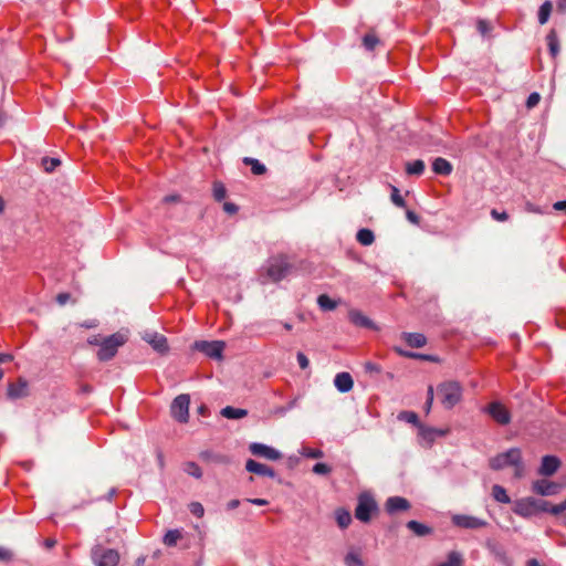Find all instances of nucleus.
<instances>
[{"instance_id": "nucleus-1", "label": "nucleus", "mask_w": 566, "mask_h": 566, "mask_svg": "<svg viewBox=\"0 0 566 566\" xmlns=\"http://www.w3.org/2000/svg\"><path fill=\"white\" fill-rule=\"evenodd\" d=\"M127 342V336L123 333H114L108 337H105L101 344L99 349L97 352V358L101 361H108L115 357L118 352V348L123 346Z\"/></svg>"}, {"instance_id": "nucleus-2", "label": "nucleus", "mask_w": 566, "mask_h": 566, "mask_svg": "<svg viewBox=\"0 0 566 566\" xmlns=\"http://www.w3.org/2000/svg\"><path fill=\"white\" fill-rule=\"evenodd\" d=\"M437 391L446 409H452L462 398V387L457 381H444L438 386Z\"/></svg>"}, {"instance_id": "nucleus-3", "label": "nucleus", "mask_w": 566, "mask_h": 566, "mask_svg": "<svg viewBox=\"0 0 566 566\" xmlns=\"http://www.w3.org/2000/svg\"><path fill=\"white\" fill-rule=\"evenodd\" d=\"M521 450L518 448H511L505 452L499 453L491 458L489 465L492 470L499 471L506 467H512L521 460Z\"/></svg>"}, {"instance_id": "nucleus-4", "label": "nucleus", "mask_w": 566, "mask_h": 566, "mask_svg": "<svg viewBox=\"0 0 566 566\" xmlns=\"http://www.w3.org/2000/svg\"><path fill=\"white\" fill-rule=\"evenodd\" d=\"M377 510V503L373 496L361 494L358 497V503L355 509V516L363 523H368L371 520V514Z\"/></svg>"}, {"instance_id": "nucleus-5", "label": "nucleus", "mask_w": 566, "mask_h": 566, "mask_svg": "<svg viewBox=\"0 0 566 566\" xmlns=\"http://www.w3.org/2000/svg\"><path fill=\"white\" fill-rule=\"evenodd\" d=\"M190 397L187 394L177 396L170 405V413L174 419L181 423L188 422L189 419Z\"/></svg>"}, {"instance_id": "nucleus-6", "label": "nucleus", "mask_w": 566, "mask_h": 566, "mask_svg": "<svg viewBox=\"0 0 566 566\" xmlns=\"http://www.w3.org/2000/svg\"><path fill=\"white\" fill-rule=\"evenodd\" d=\"M92 558L96 566H117L119 553L113 548L97 546L92 552Z\"/></svg>"}, {"instance_id": "nucleus-7", "label": "nucleus", "mask_w": 566, "mask_h": 566, "mask_svg": "<svg viewBox=\"0 0 566 566\" xmlns=\"http://www.w3.org/2000/svg\"><path fill=\"white\" fill-rule=\"evenodd\" d=\"M291 264L285 256H277L271 260L268 268V275L273 282L284 279L290 272Z\"/></svg>"}, {"instance_id": "nucleus-8", "label": "nucleus", "mask_w": 566, "mask_h": 566, "mask_svg": "<svg viewBox=\"0 0 566 566\" xmlns=\"http://www.w3.org/2000/svg\"><path fill=\"white\" fill-rule=\"evenodd\" d=\"M226 347L224 342L222 340H199L195 343V348L201 353H203L206 356L213 358V359H221L222 353Z\"/></svg>"}, {"instance_id": "nucleus-9", "label": "nucleus", "mask_w": 566, "mask_h": 566, "mask_svg": "<svg viewBox=\"0 0 566 566\" xmlns=\"http://www.w3.org/2000/svg\"><path fill=\"white\" fill-rule=\"evenodd\" d=\"M452 523L462 528H469V530H476L482 528L488 525V522L485 520L472 516V515H465V514H457L452 516Z\"/></svg>"}, {"instance_id": "nucleus-10", "label": "nucleus", "mask_w": 566, "mask_h": 566, "mask_svg": "<svg viewBox=\"0 0 566 566\" xmlns=\"http://www.w3.org/2000/svg\"><path fill=\"white\" fill-rule=\"evenodd\" d=\"M249 450L253 455L262 457L272 461L280 460L282 458V453L280 451L263 443L253 442L249 446Z\"/></svg>"}, {"instance_id": "nucleus-11", "label": "nucleus", "mask_w": 566, "mask_h": 566, "mask_svg": "<svg viewBox=\"0 0 566 566\" xmlns=\"http://www.w3.org/2000/svg\"><path fill=\"white\" fill-rule=\"evenodd\" d=\"M562 485L548 480H536L533 482L532 490L534 493L542 496L555 495L559 492Z\"/></svg>"}, {"instance_id": "nucleus-12", "label": "nucleus", "mask_w": 566, "mask_h": 566, "mask_svg": "<svg viewBox=\"0 0 566 566\" xmlns=\"http://www.w3.org/2000/svg\"><path fill=\"white\" fill-rule=\"evenodd\" d=\"M513 511L522 517H530L536 514V499L530 496L516 501Z\"/></svg>"}, {"instance_id": "nucleus-13", "label": "nucleus", "mask_w": 566, "mask_h": 566, "mask_svg": "<svg viewBox=\"0 0 566 566\" xmlns=\"http://www.w3.org/2000/svg\"><path fill=\"white\" fill-rule=\"evenodd\" d=\"M486 411L500 424H507L511 421L510 411L500 402H491Z\"/></svg>"}, {"instance_id": "nucleus-14", "label": "nucleus", "mask_w": 566, "mask_h": 566, "mask_svg": "<svg viewBox=\"0 0 566 566\" xmlns=\"http://www.w3.org/2000/svg\"><path fill=\"white\" fill-rule=\"evenodd\" d=\"M560 467V460L555 455H544L542 458V463L538 468V474L543 476H551Z\"/></svg>"}, {"instance_id": "nucleus-15", "label": "nucleus", "mask_w": 566, "mask_h": 566, "mask_svg": "<svg viewBox=\"0 0 566 566\" xmlns=\"http://www.w3.org/2000/svg\"><path fill=\"white\" fill-rule=\"evenodd\" d=\"M143 339L146 340L156 352L165 354L168 352L167 338L158 333H145Z\"/></svg>"}, {"instance_id": "nucleus-16", "label": "nucleus", "mask_w": 566, "mask_h": 566, "mask_svg": "<svg viewBox=\"0 0 566 566\" xmlns=\"http://www.w3.org/2000/svg\"><path fill=\"white\" fill-rule=\"evenodd\" d=\"M410 507V502L401 496H390L385 503V509L389 514H394L400 511H408Z\"/></svg>"}, {"instance_id": "nucleus-17", "label": "nucleus", "mask_w": 566, "mask_h": 566, "mask_svg": "<svg viewBox=\"0 0 566 566\" xmlns=\"http://www.w3.org/2000/svg\"><path fill=\"white\" fill-rule=\"evenodd\" d=\"M420 438L426 441L427 446H430L436 438L446 436L449 430L448 429H438L432 427H426L421 424L419 428Z\"/></svg>"}, {"instance_id": "nucleus-18", "label": "nucleus", "mask_w": 566, "mask_h": 566, "mask_svg": "<svg viewBox=\"0 0 566 566\" xmlns=\"http://www.w3.org/2000/svg\"><path fill=\"white\" fill-rule=\"evenodd\" d=\"M245 470L248 472L262 475V476H269V478H275V472L272 468L269 465H265L263 463L256 462L252 459H249L245 463Z\"/></svg>"}, {"instance_id": "nucleus-19", "label": "nucleus", "mask_w": 566, "mask_h": 566, "mask_svg": "<svg viewBox=\"0 0 566 566\" xmlns=\"http://www.w3.org/2000/svg\"><path fill=\"white\" fill-rule=\"evenodd\" d=\"M8 397L11 399H19L28 396V381L19 378L17 382L8 385Z\"/></svg>"}, {"instance_id": "nucleus-20", "label": "nucleus", "mask_w": 566, "mask_h": 566, "mask_svg": "<svg viewBox=\"0 0 566 566\" xmlns=\"http://www.w3.org/2000/svg\"><path fill=\"white\" fill-rule=\"evenodd\" d=\"M334 385L339 392H348L353 389L354 380L349 373L343 371L335 376Z\"/></svg>"}, {"instance_id": "nucleus-21", "label": "nucleus", "mask_w": 566, "mask_h": 566, "mask_svg": "<svg viewBox=\"0 0 566 566\" xmlns=\"http://www.w3.org/2000/svg\"><path fill=\"white\" fill-rule=\"evenodd\" d=\"M350 323L358 327L375 328V324L366 315L358 310H350L348 312Z\"/></svg>"}, {"instance_id": "nucleus-22", "label": "nucleus", "mask_w": 566, "mask_h": 566, "mask_svg": "<svg viewBox=\"0 0 566 566\" xmlns=\"http://www.w3.org/2000/svg\"><path fill=\"white\" fill-rule=\"evenodd\" d=\"M401 337L412 348H421L427 344V338L421 333H402Z\"/></svg>"}, {"instance_id": "nucleus-23", "label": "nucleus", "mask_w": 566, "mask_h": 566, "mask_svg": "<svg viewBox=\"0 0 566 566\" xmlns=\"http://www.w3.org/2000/svg\"><path fill=\"white\" fill-rule=\"evenodd\" d=\"M407 528H409L416 536L423 537L432 534V527L420 523L418 521L411 520L406 524Z\"/></svg>"}, {"instance_id": "nucleus-24", "label": "nucleus", "mask_w": 566, "mask_h": 566, "mask_svg": "<svg viewBox=\"0 0 566 566\" xmlns=\"http://www.w3.org/2000/svg\"><path fill=\"white\" fill-rule=\"evenodd\" d=\"M432 170L441 176H449L452 172V165L444 158L438 157L432 163Z\"/></svg>"}, {"instance_id": "nucleus-25", "label": "nucleus", "mask_w": 566, "mask_h": 566, "mask_svg": "<svg viewBox=\"0 0 566 566\" xmlns=\"http://www.w3.org/2000/svg\"><path fill=\"white\" fill-rule=\"evenodd\" d=\"M406 174L410 176H421L426 169V164L422 159L406 163Z\"/></svg>"}, {"instance_id": "nucleus-26", "label": "nucleus", "mask_w": 566, "mask_h": 566, "mask_svg": "<svg viewBox=\"0 0 566 566\" xmlns=\"http://www.w3.org/2000/svg\"><path fill=\"white\" fill-rule=\"evenodd\" d=\"M220 413L222 417H224L227 419H241L248 415V410L227 406L221 409Z\"/></svg>"}, {"instance_id": "nucleus-27", "label": "nucleus", "mask_w": 566, "mask_h": 566, "mask_svg": "<svg viewBox=\"0 0 566 566\" xmlns=\"http://www.w3.org/2000/svg\"><path fill=\"white\" fill-rule=\"evenodd\" d=\"M381 44H382L381 40L378 38V35L374 31H370L363 36V46L367 51H374L378 45H381Z\"/></svg>"}, {"instance_id": "nucleus-28", "label": "nucleus", "mask_w": 566, "mask_h": 566, "mask_svg": "<svg viewBox=\"0 0 566 566\" xmlns=\"http://www.w3.org/2000/svg\"><path fill=\"white\" fill-rule=\"evenodd\" d=\"M547 45L549 49V53L553 57H556L559 53V42L557 32L552 29L548 34L546 35Z\"/></svg>"}, {"instance_id": "nucleus-29", "label": "nucleus", "mask_w": 566, "mask_h": 566, "mask_svg": "<svg viewBox=\"0 0 566 566\" xmlns=\"http://www.w3.org/2000/svg\"><path fill=\"white\" fill-rule=\"evenodd\" d=\"M336 523L340 528H346L352 523V515L349 511L339 507L335 511Z\"/></svg>"}, {"instance_id": "nucleus-30", "label": "nucleus", "mask_w": 566, "mask_h": 566, "mask_svg": "<svg viewBox=\"0 0 566 566\" xmlns=\"http://www.w3.org/2000/svg\"><path fill=\"white\" fill-rule=\"evenodd\" d=\"M356 239L361 245L368 247L374 243L375 235L371 230L364 228L357 232Z\"/></svg>"}, {"instance_id": "nucleus-31", "label": "nucleus", "mask_w": 566, "mask_h": 566, "mask_svg": "<svg viewBox=\"0 0 566 566\" xmlns=\"http://www.w3.org/2000/svg\"><path fill=\"white\" fill-rule=\"evenodd\" d=\"M395 352L399 354L402 357L412 358V359H422V360H429V361H436V358L431 355L426 354H419L413 352H407L401 349L400 347H395Z\"/></svg>"}, {"instance_id": "nucleus-32", "label": "nucleus", "mask_w": 566, "mask_h": 566, "mask_svg": "<svg viewBox=\"0 0 566 566\" xmlns=\"http://www.w3.org/2000/svg\"><path fill=\"white\" fill-rule=\"evenodd\" d=\"M464 559L461 553L452 551L448 554L447 560L439 566H463Z\"/></svg>"}, {"instance_id": "nucleus-33", "label": "nucleus", "mask_w": 566, "mask_h": 566, "mask_svg": "<svg viewBox=\"0 0 566 566\" xmlns=\"http://www.w3.org/2000/svg\"><path fill=\"white\" fill-rule=\"evenodd\" d=\"M492 495H493L494 500L500 503L507 504L511 502V499L507 495L506 490L499 484L493 485Z\"/></svg>"}, {"instance_id": "nucleus-34", "label": "nucleus", "mask_w": 566, "mask_h": 566, "mask_svg": "<svg viewBox=\"0 0 566 566\" xmlns=\"http://www.w3.org/2000/svg\"><path fill=\"white\" fill-rule=\"evenodd\" d=\"M552 10H553V4L551 1H545L541 7H539V10H538V22L539 24H545L548 19H549V15L552 13Z\"/></svg>"}, {"instance_id": "nucleus-35", "label": "nucleus", "mask_w": 566, "mask_h": 566, "mask_svg": "<svg viewBox=\"0 0 566 566\" xmlns=\"http://www.w3.org/2000/svg\"><path fill=\"white\" fill-rule=\"evenodd\" d=\"M317 304L323 311H333L337 306V303L326 294H321L317 297Z\"/></svg>"}, {"instance_id": "nucleus-36", "label": "nucleus", "mask_w": 566, "mask_h": 566, "mask_svg": "<svg viewBox=\"0 0 566 566\" xmlns=\"http://www.w3.org/2000/svg\"><path fill=\"white\" fill-rule=\"evenodd\" d=\"M243 163L248 166H251V170L254 175H263L266 171L265 166L258 159L245 157Z\"/></svg>"}, {"instance_id": "nucleus-37", "label": "nucleus", "mask_w": 566, "mask_h": 566, "mask_svg": "<svg viewBox=\"0 0 566 566\" xmlns=\"http://www.w3.org/2000/svg\"><path fill=\"white\" fill-rule=\"evenodd\" d=\"M181 538V532L179 530H170L164 536V544L171 547L177 544Z\"/></svg>"}, {"instance_id": "nucleus-38", "label": "nucleus", "mask_w": 566, "mask_h": 566, "mask_svg": "<svg viewBox=\"0 0 566 566\" xmlns=\"http://www.w3.org/2000/svg\"><path fill=\"white\" fill-rule=\"evenodd\" d=\"M398 419L399 420H402V421H406V422H409L416 427H420L421 423L419 422V418H418V415L413 411H401L399 415H398Z\"/></svg>"}, {"instance_id": "nucleus-39", "label": "nucleus", "mask_w": 566, "mask_h": 566, "mask_svg": "<svg viewBox=\"0 0 566 566\" xmlns=\"http://www.w3.org/2000/svg\"><path fill=\"white\" fill-rule=\"evenodd\" d=\"M390 189H391V195H390L391 202L399 208H405L406 201H405L403 197L400 195L399 189L394 185H390Z\"/></svg>"}, {"instance_id": "nucleus-40", "label": "nucleus", "mask_w": 566, "mask_h": 566, "mask_svg": "<svg viewBox=\"0 0 566 566\" xmlns=\"http://www.w3.org/2000/svg\"><path fill=\"white\" fill-rule=\"evenodd\" d=\"M346 566H365L359 554L355 552H348L344 558Z\"/></svg>"}, {"instance_id": "nucleus-41", "label": "nucleus", "mask_w": 566, "mask_h": 566, "mask_svg": "<svg viewBox=\"0 0 566 566\" xmlns=\"http://www.w3.org/2000/svg\"><path fill=\"white\" fill-rule=\"evenodd\" d=\"M184 470L187 474L195 476L197 479H200L202 476V471L196 462H186Z\"/></svg>"}, {"instance_id": "nucleus-42", "label": "nucleus", "mask_w": 566, "mask_h": 566, "mask_svg": "<svg viewBox=\"0 0 566 566\" xmlns=\"http://www.w3.org/2000/svg\"><path fill=\"white\" fill-rule=\"evenodd\" d=\"M213 198L216 201H222L227 196V189L221 181L213 182Z\"/></svg>"}, {"instance_id": "nucleus-43", "label": "nucleus", "mask_w": 566, "mask_h": 566, "mask_svg": "<svg viewBox=\"0 0 566 566\" xmlns=\"http://www.w3.org/2000/svg\"><path fill=\"white\" fill-rule=\"evenodd\" d=\"M61 160L57 158H42V167L46 172H52L57 166H60Z\"/></svg>"}, {"instance_id": "nucleus-44", "label": "nucleus", "mask_w": 566, "mask_h": 566, "mask_svg": "<svg viewBox=\"0 0 566 566\" xmlns=\"http://www.w3.org/2000/svg\"><path fill=\"white\" fill-rule=\"evenodd\" d=\"M189 510L197 517H201L205 513V509L199 502L190 503Z\"/></svg>"}, {"instance_id": "nucleus-45", "label": "nucleus", "mask_w": 566, "mask_h": 566, "mask_svg": "<svg viewBox=\"0 0 566 566\" xmlns=\"http://www.w3.org/2000/svg\"><path fill=\"white\" fill-rule=\"evenodd\" d=\"M331 471H332L331 467L323 462H318V463L314 464V467H313V472L316 474H327Z\"/></svg>"}, {"instance_id": "nucleus-46", "label": "nucleus", "mask_w": 566, "mask_h": 566, "mask_svg": "<svg viewBox=\"0 0 566 566\" xmlns=\"http://www.w3.org/2000/svg\"><path fill=\"white\" fill-rule=\"evenodd\" d=\"M566 511V500L563 501L562 503L559 504H556V505H552L551 504V507H549V513L557 516L559 514H562L563 512Z\"/></svg>"}, {"instance_id": "nucleus-47", "label": "nucleus", "mask_w": 566, "mask_h": 566, "mask_svg": "<svg viewBox=\"0 0 566 566\" xmlns=\"http://www.w3.org/2000/svg\"><path fill=\"white\" fill-rule=\"evenodd\" d=\"M541 101V95L536 92L530 94V96L526 99V107L533 108L535 107Z\"/></svg>"}, {"instance_id": "nucleus-48", "label": "nucleus", "mask_w": 566, "mask_h": 566, "mask_svg": "<svg viewBox=\"0 0 566 566\" xmlns=\"http://www.w3.org/2000/svg\"><path fill=\"white\" fill-rule=\"evenodd\" d=\"M490 214L494 220L499 222H504L509 220V214L505 211L500 212L496 209H492Z\"/></svg>"}, {"instance_id": "nucleus-49", "label": "nucleus", "mask_w": 566, "mask_h": 566, "mask_svg": "<svg viewBox=\"0 0 566 566\" xmlns=\"http://www.w3.org/2000/svg\"><path fill=\"white\" fill-rule=\"evenodd\" d=\"M433 395H434V391H433V387L432 386H429L428 387V397H427V401L424 403V410L427 413L430 412V409L432 407V403H433Z\"/></svg>"}, {"instance_id": "nucleus-50", "label": "nucleus", "mask_w": 566, "mask_h": 566, "mask_svg": "<svg viewBox=\"0 0 566 566\" xmlns=\"http://www.w3.org/2000/svg\"><path fill=\"white\" fill-rule=\"evenodd\" d=\"M56 300V303L61 306L65 305L67 302H70L72 300V296L70 293H66V292H63V293H59L55 297Z\"/></svg>"}, {"instance_id": "nucleus-51", "label": "nucleus", "mask_w": 566, "mask_h": 566, "mask_svg": "<svg viewBox=\"0 0 566 566\" xmlns=\"http://www.w3.org/2000/svg\"><path fill=\"white\" fill-rule=\"evenodd\" d=\"M297 363L302 369H306L310 366V360L306 355L302 352H298L296 355Z\"/></svg>"}, {"instance_id": "nucleus-52", "label": "nucleus", "mask_w": 566, "mask_h": 566, "mask_svg": "<svg viewBox=\"0 0 566 566\" xmlns=\"http://www.w3.org/2000/svg\"><path fill=\"white\" fill-rule=\"evenodd\" d=\"M512 467L514 468V476L516 479H521L524 476V465L522 459L516 464H512Z\"/></svg>"}, {"instance_id": "nucleus-53", "label": "nucleus", "mask_w": 566, "mask_h": 566, "mask_svg": "<svg viewBox=\"0 0 566 566\" xmlns=\"http://www.w3.org/2000/svg\"><path fill=\"white\" fill-rule=\"evenodd\" d=\"M551 507V503L544 500L536 499V511L538 512H548Z\"/></svg>"}, {"instance_id": "nucleus-54", "label": "nucleus", "mask_w": 566, "mask_h": 566, "mask_svg": "<svg viewBox=\"0 0 566 566\" xmlns=\"http://www.w3.org/2000/svg\"><path fill=\"white\" fill-rule=\"evenodd\" d=\"M365 370L368 373L379 374L381 371V367L375 363L367 361L365 364Z\"/></svg>"}, {"instance_id": "nucleus-55", "label": "nucleus", "mask_w": 566, "mask_h": 566, "mask_svg": "<svg viewBox=\"0 0 566 566\" xmlns=\"http://www.w3.org/2000/svg\"><path fill=\"white\" fill-rule=\"evenodd\" d=\"M525 211H527L530 213H538V214L544 213V211L539 207L535 206L534 203H532L530 201H527L525 203Z\"/></svg>"}, {"instance_id": "nucleus-56", "label": "nucleus", "mask_w": 566, "mask_h": 566, "mask_svg": "<svg viewBox=\"0 0 566 566\" xmlns=\"http://www.w3.org/2000/svg\"><path fill=\"white\" fill-rule=\"evenodd\" d=\"M406 217H407L408 221H410L411 223H413L416 226H418L420 222L419 216L412 210H407Z\"/></svg>"}, {"instance_id": "nucleus-57", "label": "nucleus", "mask_w": 566, "mask_h": 566, "mask_svg": "<svg viewBox=\"0 0 566 566\" xmlns=\"http://www.w3.org/2000/svg\"><path fill=\"white\" fill-rule=\"evenodd\" d=\"M238 206L233 202H224L223 203V210L224 212L229 213V214H234L238 212Z\"/></svg>"}, {"instance_id": "nucleus-58", "label": "nucleus", "mask_w": 566, "mask_h": 566, "mask_svg": "<svg viewBox=\"0 0 566 566\" xmlns=\"http://www.w3.org/2000/svg\"><path fill=\"white\" fill-rule=\"evenodd\" d=\"M12 559V553L9 549H6L3 547H0V560H11Z\"/></svg>"}, {"instance_id": "nucleus-59", "label": "nucleus", "mask_w": 566, "mask_h": 566, "mask_svg": "<svg viewBox=\"0 0 566 566\" xmlns=\"http://www.w3.org/2000/svg\"><path fill=\"white\" fill-rule=\"evenodd\" d=\"M305 455H307L308 458H313V459H318V458H322L323 457V451L318 450V449H310Z\"/></svg>"}, {"instance_id": "nucleus-60", "label": "nucleus", "mask_w": 566, "mask_h": 566, "mask_svg": "<svg viewBox=\"0 0 566 566\" xmlns=\"http://www.w3.org/2000/svg\"><path fill=\"white\" fill-rule=\"evenodd\" d=\"M478 29L482 34H486L490 31L489 24L483 20L478 22Z\"/></svg>"}, {"instance_id": "nucleus-61", "label": "nucleus", "mask_w": 566, "mask_h": 566, "mask_svg": "<svg viewBox=\"0 0 566 566\" xmlns=\"http://www.w3.org/2000/svg\"><path fill=\"white\" fill-rule=\"evenodd\" d=\"M248 502L254 504V505H259V506H263V505H268L269 504V501L265 500V499H248Z\"/></svg>"}, {"instance_id": "nucleus-62", "label": "nucleus", "mask_w": 566, "mask_h": 566, "mask_svg": "<svg viewBox=\"0 0 566 566\" xmlns=\"http://www.w3.org/2000/svg\"><path fill=\"white\" fill-rule=\"evenodd\" d=\"M553 208L558 211H565L566 212V200L557 201L553 205Z\"/></svg>"}, {"instance_id": "nucleus-63", "label": "nucleus", "mask_w": 566, "mask_h": 566, "mask_svg": "<svg viewBox=\"0 0 566 566\" xmlns=\"http://www.w3.org/2000/svg\"><path fill=\"white\" fill-rule=\"evenodd\" d=\"M180 200V196L179 195H168L166 197H164L163 201L164 202H178Z\"/></svg>"}, {"instance_id": "nucleus-64", "label": "nucleus", "mask_w": 566, "mask_h": 566, "mask_svg": "<svg viewBox=\"0 0 566 566\" xmlns=\"http://www.w3.org/2000/svg\"><path fill=\"white\" fill-rule=\"evenodd\" d=\"M557 11H559L562 13H566V0L557 1Z\"/></svg>"}]
</instances>
